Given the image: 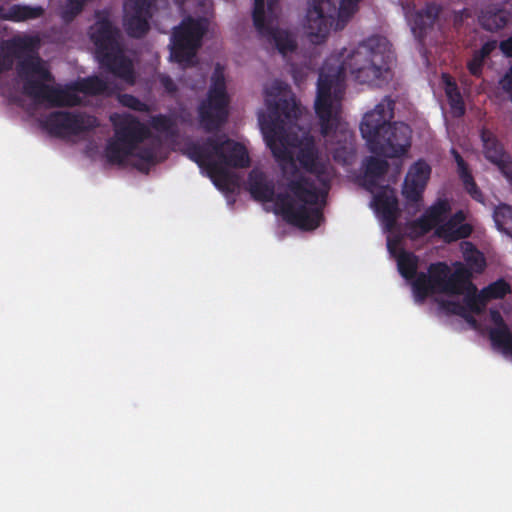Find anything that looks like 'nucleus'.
<instances>
[{"label": "nucleus", "mask_w": 512, "mask_h": 512, "mask_svg": "<svg viewBox=\"0 0 512 512\" xmlns=\"http://www.w3.org/2000/svg\"><path fill=\"white\" fill-rule=\"evenodd\" d=\"M186 155L204 169L220 189H229L236 184V178L228 167L247 168L251 163L246 147L225 135L210 136L201 143H191L186 148Z\"/></svg>", "instance_id": "4"}, {"label": "nucleus", "mask_w": 512, "mask_h": 512, "mask_svg": "<svg viewBox=\"0 0 512 512\" xmlns=\"http://www.w3.org/2000/svg\"><path fill=\"white\" fill-rule=\"evenodd\" d=\"M485 61L486 59L480 57L478 51L475 50L472 54V58L467 63L469 73L474 77H481Z\"/></svg>", "instance_id": "39"}, {"label": "nucleus", "mask_w": 512, "mask_h": 512, "mask_svg": "<svg viewBox=\"0 0 512 512\" xmlns=\"http://www.w3.org/2000/svg\"><path fill=\"white\" fill-rule=\"evenodd\" d=\"M365 176L372 181L382 178L388 171L389 164L386 159L369 156L364 160Z\"/></svg>", "instance_id": "26"}, {"label": "nucleus", "mask_w": 512, "mask_h": 512, "mask_svg": "<svg viewBox=\"0 0 512 512\" xmlns=\"http://www.w3.org/2000/svg\"><path fill=\"white\" fill-rule=\"evenodd\" d=\"M152 127L161 133H172L175 128L174 120L167 115H155L151 119Z\"/></svg>", "instance_id": "37"}, {"label": "nucleus", "mask_w": 512, "mask_h": 512, "mask_svg": "<svg viewBox=\"0 0 512 512\" xmlns=\"http://www.w3.org/2000/svg\"><path fill=\"white\" fill-rule=\"evenodd\" d=\"M431 173V167L424 161H416L410 168L405 179L426 186Z\"/></svg>", "instance_id": "31"}, {"label": "nucleus", "mask_w": 512, "mask_h": 512, "mask_svg": "<svg viewBox=\"0 0 512 512\" xmlns=\"http://www.w3.org/2000/svg\"><path fill=\"white\" fill-rule=\"evenodd\" d=\"M88 0H67L62 10V18L66 22L72 21L78 16Z\"/></svg>", "instance_id": "35"}, {"label": "nucleus", "mask_w": 512, "mask_h": 512, "mask_svg": "<svg viewBox=\"0 0 512 512\" xmlns=\"http://www.w3.org/2000/svg\"><path fill=\"white\" fill-rule=\"evenodd\" d=\"M44 12L42 6L13 4L7 8H0V18L12 22H23L40 18Z\"/></svg>", "instance_id": "21"}, {"label": "nucleus", "mask_w": 512, "mask_h": 512, "mask_svg": "<svg viewBox=\"0 0 512 512\" xmlns=\"http://www.w3.org/2000/svg\"><path fill=\"white\" fill-rule=\"evenodd\" d=\"M229 101L224 67L217 63L211 76L207 98L199 106L200 123L206 132L218 130L227 121Z\"/></svg>", "instance_id": "11"}, {"label": "nucleus", "mask_w": 512, "mask_h": 512, "mask_svg": "<svg viewBox=\"0 0 512 512\" xmlns=\"http://www.w3.org/2000/svg\"><path fill=\"white\" fill-rule=\"evenodd\" d=\"M501 173L512 183V158L508 154L495 164Z\"/></svg>", "instance_id": "41"}, {"label": "nucleus", "mask_w": 512, "mask_h": 512, "mask_svg": "<svg viewBox=\"0 0 512 512\" xmlns=\"http://www.w3.org/2000/svg\"><path fill=\"white\" fill-rule=\"evenodd\" d=\"M391 49L387 38L371 36L362 41L343 62L336 73L319 74L315 113L321 134L332 143H340L338 134L346 140L348 129L341 121L342 77L348 72L360 84L381 87L390 77Z\"/></svg>", "instance_id": "2"}, {"label": "nucleus", "mask_w": 512, "mask_h": 512, "mask_svg": "<svg viewBox=\"0 0 512 512\" xmlns=\"http://www.w3.org/2000/svg\"><path fill=\"white\" fill-rule=\"evenodd\" d=\"M451 207L446 199H438L417 219L408 224L409 236L419 238L441 224L450 212Z\"/></svg>", "instance_id": "17"}, {"label": "nucleus", "mask_w": 512, "mask_h": 512, "mask_svg": "<svg viewBox=\"0 0 512 512\" xmlns=\"http://www.w3.org/2000/svg\"><path fill=\"white\" fill-rule=\"evenodd\" d=\"M206 31L207 21L204 18H184L171 35V59L179 64H191Z\"/></svg>", "instance_id": "12"}, {"label": "nucleus", "mask_w": 512, "mask_h": 512, "mask_svg": "<svg viewBox=\"0 0 512 512\" xmlns=\"http://www.w3.org/2000/svg\"><path fill=\"white\" fill-rule=\"evenodd\" d=\"M500 85L503 91L509 95V98L512 101V66L501 78Z\"/></svg>", "instance_id": "43"}, {"label": "nucleus", "mask_w": 512, "mask_h": 512, "mask_svg": "<svg viewBox=\"0 0 512 512\" xmlns=\"http://www.w3.org/2000/svg\"><path fill=\"white\" fill-rule=\"evenodd\" d=\"M11 68V64L6 62L4 59H0V74Z\"/></svg>", "instance_id": "48"}, {"label": "nucleus", "mask_w": 512, "mask_h": 512, "mask_svg": "<svg viewBox=\"0 0 512 512\" xmlns=\"http://www.w3.org/2000/svg\"><path fill=\"white\" fill-rule=\"evenodd\" d=\"M490 318L495 327L490 329L489 338L495 347L502 349L503 353L512 356V333L505 323L501 313L496 309L490 310Z\"/></svg>", "instance_id": "20"}, {"label": "nucleus", "mask_w": 512, "mask_h": 512, "mask_svg": "<svg viewBox=\"0 0 512 512\" xmlns=\"http://www.w3.org/2000/svg\"><path fill=\"white\" fill-rule=\"evenodd\" d=\"M418 257L412 252L402 251L397 257V266L401 276L407 280L414 281L417 279L420 272L418 269Z\"/></svg>", "instance_id": "25"}, {"label": "nucleus", "mask_w": 512, "mask_h": 512, "mask_svg": "<svg viewBox=\"0 0 512 512\" xmlns=\"http://www.w3.org/2000/svg\"><path fill=\"white\" fill-rule=\"evenodd\" d=\"M480 138L483 144V154L489 162L496 164L508 155L502 143L491 130L483 127L480 131Z\"/></svg>", "instance_id": "22"}, {"label": "nucleus", "mask_w": 512, "mask_h": 512, "mask_svg": "<svg viewBox=\"0 0 512 512\" xmlns=\"http://www.w3.org/2000/svg\"><path fill=\"white\" fill-rule=\"evenodd\" d=\"M374 207L388 229L396 224L399 207L394 190L385 189L374 196Z\"/></svg>", "instance_id": "19"}, {"label": "nucleus", "mask_w": 512, "mask_h": 512, "mask_svg": "<svg viewBox=\"0 0 512 512\" xmlns=\"http://www.w3.org/2000/svg\"><path fill=\"white\" fill-rule=\"evenodd\" d=\"M493 218L497 228L512 237V207L501 204L495 208Z\"/></svg>", "instance_id": "27"}, {"label": "nucleus", "mask_w": 512, "mask_h": 512, "mask_svg": "<svg viewBox=\"0 0 512 512\" xmlns=\"http://www.w3.org/2000/svg\"><path fill=\"white\" fill-rule=\"evenodd\" d=\"M16 72L23 83V94L37 103H46L49 107L79 105L81 99L74 91L89 95H101L108 91V83L98 76L84 78L66 88L51 85L55 77L37 54H30L19 60Z\"/></svg>", "instance_id": "3"}, {"label": "nucleus", "mask_w": 512, "mask_h": 512, "mask_svg": "<svg viewBox=\"0 0 512 512\" xmlns=\"http://www.w3.org/2000/svg\"><path fill=\"white\" fill-rule=\"evenodd\" d=\"M446 95L453 115L455 117L463 116L465 114V105L456 83H447Z\"/></svg>", "instance_id": "30"}, {"label": "nucleus", "mask_w": 512, "mask_h": 512, "mask_svg": "<svg viewBox=\"0 0 512 512\" xmlns=\"http://www.w3.org/2000/svg\"><path fill=\"white\" fill-rule=\"evenodd\" d=\"M279 2L280 0H254L252 18L259 38L266 48L275 49L286 56L296 50L297 43L289 31L279 27Z\"/></svg>", "instance_id": "10"}, {"label": "nucleus", "mask_w": 512, "mask_h": 512, "mask_svg": "<svg viewBox=\"0 0 512 512\" xmlns=\"http://www.w3.org/2000/svg\"><path fill=\"white\" fill-rule=\"evenodd\" d=\"M441 305L448 313L463 317L472 324L476 323V320L469 313H467L466 307L460 302L444 301Z\"/></svg>", "instance_id": "38"}, {"label": "nucleus", "mask_w": 512, "mask_h": 512, "mask_svg": "<svg viewBox=\"0 0 512 512\" xmlns=\"http://www.w3.org/2000/svg\"><path fill=\"white\" fill-rule=\"evenodd\" d=\"M160 84L167 93L173 94L177 91V85L174 80L168 75H162L160 77Z\"/></svg>", "instance_id": "45"}, {"label": "nucleus", "mask_w": 512, "mask_h": 512, "mask_svg": "<svg viewBox=\"0 0 512 512\" xmlns=\"http://www.w3.org/2000/svg\"><path fill=\"white\" fill-rule=\"evenodd\" d=\"M96 22L90 27V39L102 68L115 77L133 85L135 72L132 61L124 54L120 31L110 20L108 9L95 12Z\"/></svg>", "instance_id": "6"}, {"label": "nucleus", "mask_w": 512, "mask_h": 512, "mask_svg": "<svg viewBox=\"0 0 512 512\" xmlns=\"http://www.w3.org/2000/svg\"><path fill=\"white\" fill-rule=\"evenodd\" d=\"M173 1L179 7H182L185 3V0H173Z\"/></svg>", "instance_id": "49"}, {"label": "nucleus", "mask_w": 512, "mask_h": 512, "mask_svg": "<svg viewBox=\"0 0 512 512\" xmlns=\"http://www.w3.org/2000/svg\"><path fill=\"white\" fill-rule=\"evenodd\" d=\"M412 131L403 122H392L368 148L371 153L386 158H398L408 153L411 147Z\"/></svg>", "instance_id": "14"}, {"label": "nucleus", "mask_w": 512, "mask_h": 512, "mask_svg": "<svg viewBox=\"0 0 512 512\" xmlns=\"http://www.w3.org/2000/svg\"><path fill=\"white\" fill-rule=\"evenodd\" d=\"M267 117L260 119L265 142L279 163L287 189L298 202L322 207L332 179L331 166L319 153L314 137L302 131V107L288 84L275 80L265 89Z\"/></svg>", "instance_id": "1"}, {"label": "nucleus", "mask_w": 512, "mask_h": 512, "mask_svg": "<svg viewBox=\"0 0 512 512\" xmlns=\"http://www.w3.org/2000/svg\"><path fill=\"white\" fill-rule=\"evenodd\" d=\"M118 101L119 103L127 108H130L134 111L138 112H148L149 106L142 102L140 99H138L136 96L131 94H119L118 95Z\"/></svg>", "instance_id": "36"}, {"label": "nucleus", "mask_w": 512, "mask_h": 512, "mask_svg": "<svg viewBox=\"0 0 512 512\" xmlns=\"http://www.w3.org/2000/svg\"><path fill=\"white\" fill-rule=\"evenodd\" d=\"M471 278V270L461 263H457L453 272L445 262L432 263L428 273L420 272L412 283L415 299L423 302L434 293L463 295L468 289L476 290Z\"/></svg>", "instance_id": "8"}, {"label": "nucleus", "mask_w": 512, "mask_h": 512, "mask_svg": "<svg viewBox=\"0 0 512 512\" xmlns=\"http://www.w3.org/2000/svg\"><path fill=\"white\" fill-rule=\"evenodd\" d=\"M450 221H453L455 222L456 225H462L464 224V220H465V214L463 211L459 210L457 212H455L449 219Z\"/></svg>", "instance_id": "47"}, {"label": "nucleus", "mask_w": 512, "mask_h": 512, "mask_svg": "<svg viewBox=\"0 0 512 512\" xmlns=\"http://www.w3.org/2000/svg\"><path fill=\"white\" fill-rule=\"evenodd\" d=\"M511 292L510 285L503 279H498L482 289V296L487 302L492 299H502Z\"/></svg>", "instance_id": "32"}, {"label": "nucleus", "mask_w": 512, "mask_h": 512, "mask_svg": "<svg viewBox=\"0 0 512 512\" xmlns=\"http://www.w3.org/2000/svg\"><path fill=\"white\" fill-rule=\"evenodd\" d=\"M111 120L114 137L107 141L105 147V156L110 164L122 165L128 157H137L149 164L155 163V148L139 147L150 136V130L144 123L131 114H124L118 120L112 117Z\"/></svg>", "instance_id": "7"}, {"label": "nucleus", "mask_w": 512, "mask_h": 512, "mask_svg": "<svg viewBox=\"0 0 512 512\" xmlns=\"http://www.w3.org/2000/svg\"><path fill=\"white\" fill-rule=\"evenodd\" d=\"M361 1L341 0L337 9L330 0H308L305 28L311 42L322 43L334 24L336 30L343 29Z\"/></svg>", "instance_id": "9"}, {"label": "nucleus", "mask_w": 512, "mask_h": 512, "mask_svg": "<svg viewBox=\"0 0 512 512\" xmlns=\"http://www.w3.org/2000/svg\"><path fill=\"white\" fill-rule=\"evenodd\" d=\"M450 153L453 156V158L457 164V172H458L459 178H461L465 174H468L471 172L469 170L468 164L465 162V160L463 159L461 154L455 148H452Z\"/></svg>", "instance_id": "40"}, {"label": "nucleus", "mask_w": 512, "mask_h": 512, "mask_svg": "<svg viewBox=\"0 0 512 512\" xmlns=\"http://www.w3.org/2000/svg\"><path fill=\"white\" fill-rule=\"evenodd\" d=\"M472 231L473 228L470 224L456 225L455 222L447 220L436 227L435 233L446 243H451L468 238Z\"/></svg>", "instance_id": "23"}, {"label": "nucleus", "mask_w": 512, "mask_h": 512, "mask_svg": "<svg viewBox=\"0 0 512 512\" xmlns=\"http://www.w3.org/2000/svg\"><path fill=\"white\" fill-rule=\"evenodd\" d=\"M464 251V259L469 268L476 272L482 273L486 267V261L482 252H480L472 243L466 242Z\"/></svg>", "instance_id": "28"}, {"label": "nucleus", "mask_w": 512, "mask_h": 512, "mask_svg": "<svg viewBox=\"0 0 512 512\" xmlns=\"http://www.w3.org/2000/svg\"><path fill=\"white\" fill-rule=\"evenodd\" d=\"M497 46L499 45L496 40H488L477 51L480 54V57L488 59L492 52L496 50Z\"/></svg>", "instance_id": "44"}, {"label": "nucleus", "mask_w": 512, "mask_h": 512, "mask_svg": "<svg viewBox=\"0 0 512 512\" xmlns=\"http://www.w3.org/2000/svg\"><path fill=\"white\" fill-rule=\"evenodd\" d=\"M471 17V13L467 8H463L458 11H454L452 14V22L455 29L459 30L464 21Z\"/></svg>", "instance_id": "42"}, {"label": "nucleus", "mask_w": 512, "mask_h": 512, "mask_svg": "<svg viewBox=\"0 0 512 512\" xmlns=\"http://www.w3.org/2000/svg\"><path fill=\"white\" fill-rule=\"evenodd\" d=\"M510 20V13L505 9H489L479 18L483 29L496 32L503 29Z\"/></svg>", "instance_id": "24"}, {"label": "nucleus", "mask_w": 512, "mask_h": 512, "mask_svg": "<svg viewBox=\"0 0 512 512\" xmlns=\"http://www.w3.org/2000/svg\"><path fill=\"white\" fill-rule=\"evenodd\" d=\"M152 0H125L123 26L128 36L141 38L150 29Z\"/></svg>", "instance_id": "16"}, {"label": "nucleus", "mask_w": 512, "mask_h": 512, "mask_svg": "<svg viewBox=\"0 0 512 512\" xmlns=\"http://www.w3.org/2000/svg\"><path fill=\"white\" fill-rule=\"evenodd\" d=\"M464 295V306L467 313L481 314L485 310L487 300L485 296H482V290L478 293L477 289H468Z\"/></svg>", "instance_id": "29"}, {"label": "nucleus", "mask_w": 512, "mask_h": 512, "mask_svg": "<svg viewBox=\"0 0 512 512\" xmlns=\"http://www.w3.org/2000/svg\"><path fill=\"white\" fill-rule=\"evenodd\" d=\"M394 108L395 101L386 96L373 110L364 114L360 123V132L366 140L368 148L375 141V138L392 123Z\"/></svg>", "instance_id": "15"}, {"label": "nucleus", "mask_w": 512, "mask_h": 512, "mask_svg": "<svg viewBox=\"0 0 512 512\" xmlns=\"http://www.w3.org/2000/svg\"><path fill=\"white\" fill-rule=\"evenodd\" d=\"M22 48H26L27 47V44L25 42H23V44L21 45Z\"/></svg>", "instance_id": "50"}, {"label": "nucleus", "mask_w": 512, "mask_h": 512, "mask_svg": "<svg viewBox=\"0 0 512 512\" xmlns=\"http://www.w3.org/2000/svg\"><path fill=\"white\" fill-rule=\"evenodd\" d=\"M499 49L506 57L512 58V35L499 43Z\"/></svg>", "instance_id": "46"}, {"label": "nucleus", "mask_w": 512, "mask_h": 512, "mask_svg": "<svg viewBox=\"0 0 512 512\" xmlns=\"http://www.w3.org/2000/svg\"><path fill=\"white\" fill-rule=\"evenodd\" d=\"M98 126L96 117L83 112L58 110L49 113L42 127L52 136L68 138L90 132Z\"/></svg>", "instance_id": "13"}, {"label": "nucleus", "mask_w": 512, "mask_h": 512, "mask_svg": "<svg viewBox=\"0 0 512 512\" xmlns=\"http://www.w3.org/2000/svg\"><path fill=\"white\" fill-rule=\"evenodd\" d=\"M248 190L252 198L260 202H274L276 210L289 224L303 230H314L324 219L322 207H310L304 202L296 203V198L288 193H275L273 180L254 168L248 175Z\"/></svg>", "instance_id": "5"}, {"label": "nucleus", "mask_w": 512, "mask_h": 512, "mask_svg": "<svg viewBox=\"0 0 512 512\" xmlns=\"http://www.w3.org/2000/svg\"><path fill=\"white\" fill-rule=\"evenodd\" d=\"M441 7L436 3H427L409 17V25L414 37L423 44L425 38L434 30Z\"/></svg>", "instance_id": "18"}, {"label": "nucleus", "mask_w": 512, "mask_h": 512, "mask_svg": "<svg viewBox=\"0 0 512 512\" xmlns=\"http://www.w3.org/2000/svg\"><path fill=\"white\" fill-rule=\"evenodd\" d=\"M425 187L422 184L405 179L402 194L409 203H419L422 200Z\"/></svg>", "instance_id": "33"}, {"label": "nucleus", "mask_w": 512, "mask_h": 512, "mask_svg": "<svg viewBox=\"0 0 512 512\" xmlns=\"http://www.w3.org/2000/svg\"><path fill=\"white\" fill-rule=\"evenodd\" d=\"M463 183L465 191L471 196L475 201L484 204L485 199L482 191L476 184L472 173L465 174L460 178Z\"/></svg>", "instance_id": "34"}]
</instances>
